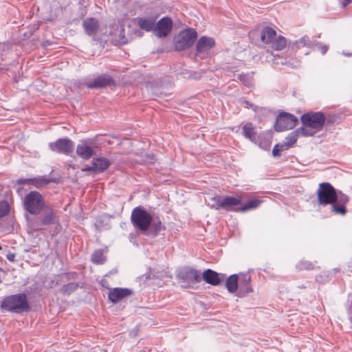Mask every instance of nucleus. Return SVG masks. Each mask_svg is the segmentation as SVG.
I'll list each match as a JSON object with an SVG mask.
<instances>
[{
	"mask_svg": "<svg viewBox=\"0 0 352 352\" xmlns=\"http://www.w3.org/2000/svg\"><path fill=\"white\" fill-rule=\"evenodd\" d=\"M287 42L285 37L282 36H276L270 47L275 50H282L287 46Z\"/></svg>",
	"mask_w": 352,
	"mask_h": 352,
	"instance_id": "nucleus-26",
	"label": "nucleus"
},
{
	"mask_svg": "<svg viewBox=\"0 0 352 352\" xmlns=\"http://www.w3.org/2000/svg\"><path fill=\"white\" fill-rule=\"evenodd\" d=\"M153 228V235L156 236L159 232L164 229V226L160 221H154L152 224Z\"/></svg>",
	"mask_w": 352,
	"mask_h": 352,
	"instance_id": "nucleus-32",
	"label": "nucleus"
},
{
	"mask_svg": "<svg viewBox=\"0 0 352 352\" xmlns=\"http://www.w3.org/2000/svg\"><path fill=\"white\" fill-rule=\"evenodd\" d=\"M315 46L318 47V49L320 50V52L322 54H324L329 49V47L327 45H322L320 43L316 42V41H314V47H315Z\"/></svg>",
	"mask_w": 352,
	"mask_h": 352,
	"instance_id": "nucleus-35",
	"label": "nucleus"
},
{
	"mask_svg": "<svg viewBox=\"0 0 352 352\" xmlns=\"http://www.w3.org/2000/svg\"><path fill=\"white\" fill-rule=\"evenodd\" d=\"M276 36V31L269 27L263 28L261 34V41L268 45H270L272 43Z\"/></svg>",
	"mask_w": 352,
	"mask_h": 352,
	"instance_id": "nucleus-21",
	"label": "nucleus"
},
{
	"mask_svg": "<svg viewBox=\"0 0 352 352\" xmlns=\"http://www.w3.org/2000/svg\"><path fill=\"white\" fill-rule=\"evenodd\" d=\"M14 257V255H12V256H8V258L9 260H12V258Z\"/></svg>",
	"mask_w": 352,
	"mask_h": 352,
	"instance_id": "nucleus-41",
	"label": "nucleus"
},
{
	"mask_svg": "<svg viewBox=\"0 0 352 352\" xmlns=\"http://www.w3.org/2000/svg\"><path fill=\"white\" fill-rule=\"evenodd\" d=\"M24 206L27 211L30 214H39L45 206L42 195L36 191L28 193L24 199Z\"/></svg>",
	"mask_w": 352,
	"mask_h": 352,
	"instance_id": "nucleus-6",
	"label": "nucleus"
},
{
	"mask_svg": "<svg viewBox=\"0 0 352 352\" xmlns=\"http://www.w3.org/2000/svg\"><path fill=\"white\" fill-rule=\"evenodd\" d=\"M2 309L14 313H21L28 309V303L25 294H14L6 296L1 302Z\"/></svg>",
	"mask_w": 352,
	"mask_h": 352,
	"instance_id": "nucleus-3",
	"label": "nucleus"
},
{
	"mask_svg": "<svg viewBox=\"0 0 352 352\" xmlns=\"http://www.w3.org/2000/svg\"><path fill=\"white\" fill-rule=\"evenodd\" d=\"M242 133L243 136L252 142H255L256 132L251 123H246L243 126Z\"/></svg>",
	"mask_w": 352,
	"mask_h": 352,
	"instance_id": "nucleus-24",
	"label": "nucleus"
},
{
	"mask_svg": "<svg viewBox=\"0 0 352 352\" xmlns=\"http://www.w3.org/2000/svg\"><path fill=\"white\" fill-rule=\"evenodd\" d=\"M131 219L133 226L142 232L148 230L152 223L151 214L142 206L132 210Z\"/></svg>",
	"mask_w": 352,
	"mask_h": 352,
	"instance_id": "nucleus-4",
	"label": "nucleus"
},
{
	"mask_svg": "<svg viewBox=\"0 0 352 352\" xmlns=\"http://www.w3.org/2000/svg\"><path fill=\"white\" fill-rule=\"evenodd\" d=\"M173 23L170 18L164 17L161 19L156 25H155L154 32L158 37H165L170 32Z\"/></svg>",
	"mask_w": 352,
	"mask_h": 352,
	"instance_id": "nucleus-14",
	"label": "nucleus"
},
{
	"mask_svg": "<svg viewBox=\"0 0 352 352\" xmlns=\"http://www.w3.org/2000/svg\"><path fill=\"white\" fill-rule=\"evenodd\" d=\"M92 163L94 167V173H102L111 164L109 160L104 157L94 158Z\"/></svg>",
	"mask_w": 352,
	"mask_h": 352,
	"instance_id": "nucleus-20",
	"label": "nucleus"
},
{
	"mask_svg": "<svg viewBox=\"0 0 352 352\" xmlns=\"http://www.w3.org/2000/svg\"><path fill=\"white\" fill-rule=\"evenodd\" d=\"M314 41H311L307 36H304L296 42V45L298 48L307 46L309 47H314Z\"/></svg>",
	"mask_w": 352,
	"mask_h": 352,
	"instance_id": "nucleus-28",
	"label": "nucleus"
},
{
	"mask_svg": "<svg viewBox=\"0 0 352 352\" xmlns=\"http://www.w3.org/2000/svg\"><path fill=\"white\" fill-rule=\"evenodd\" d=\"M302 126L300 127L304 136H313L322 130L325 122L324 116L320 112H309L300 118Z\"/></svg>",
	"mask_w": 352,
	"mask_h": 352,
	"instance_id": "nucleus-2",
	"label": "nucleus"
},
{
	"mask_svg": "<svg viewBox=\"0 0 352 352\" xmlns=\"http://www.w3.org/2000/svg\"><path fill=\"white\" fill-rule=\"evenodd\" d=\"M241 104L245 108H252L254 111H256V110H257V107L256 106H254V104H251L249 101L243 100V101H241Z\"/></svg>",
	"mask_w": 352,
	"mask_h": 352,
	"instance_id": "nucleus-36",
	"label": "nucleus"
},
{
	"mask_svg": "<svg viewBox=\"0 0 352 352\" xmlns=\"http://www.w3.org/2000/svg\"><path fill=\"white\" fill-rule=\"evenodd\" d=\"M297 121L298 120L294 116L288 113H281L276 118L274 126L275 130L276 131H283L292 129L296 126Z\"/></svg>",
	"mask_w": 352,
	"mask_h": 352,
	"instance_id": "nucleus-9",
	"label": "nucleus"
},
{
	"mask_svg": "<svg viewBox=\"0 0 352 352\" xmlns=\"http://www.w3.org/2000/svg\"><path fill=\"white\" fill-rule=\"evenodd\" d=\"M91 261L96 264H102L105 261V257L102 250L95 251L91 257Z\"/></svg>",
	"mask_w": 352,
	"mask_h": 352,
	"instance_id": "nucleus-30",
	"label": "nucleus"
},
{
	"mask_svg": "<svg viewBox=\"0 0 352 352\" xmlns=\"http://www.w3.org/2000/svg\"><path fill=\"white\" fill-rule=\"evenodd\" d=\"M9 211V204L6 201H0V218L7 215Z\"/></svg>",
	"mask_w": 352,
	"mask_h": 352,
	"instance_id": "nucleus-31",
	"label": "nucleus"
},
{
	"mask_svg": "<svg viewBox=\"0 0 352 352\" xmlns=\"http://www.w3.org/2000/svg\"><path fill=\"white\" fill-rule=\"evenodd\" d=\"M197 36V32L192 28L180 32L175 38V49L177 50H183L190 47L194 43Z\"/></svg>",
	"mask_w": 352,
	"mask_h": 352,
	"instance_id": "nucleus-7",
	"label": "nucleus"
},
{
	"mask_svg": "<svg viewBox=\"0 0 352 352\" xmlns=\"http://www.w3.org/2000/svg\"><path fill=\"white\" fill-rule=\"evenodd\" d=\"M262 200L259 199H252L248 200L243 206L240 207V212H245L258 208L261 204Z\"/></svg>",
	"mask_w": 352,
	"mask_h": 352,
	"instance_id": "nucleus-27",
	"label": "nucleus"
},
{
	"mask_svg": "<svg viewBox=\"0 0 352 352\" xmlns=\"http://www.w3.org/2000/svg\"><path fill=\"white\" fill-rule=\"evenodd\" d=\"M155 19L154 18H136L131 21V25H138L142 30L147 32L154 30Z\"/></svg>",
	"mask_w": 352,
	"mask_h": 352,
	"instance_id": "nucleus-17",
	"label": "nucleus"
},
{
	"mask_svg": "<svg viewBox=\"0 0 352 352\" xmlns=\"http://www.w3.org/2000/svg\"><path fill=\"white\" fill-rule=\"evenodd\" d=\"M137 34H138V36H142V33H141V32H140V31H138V32H137Z\"/></svg>",
	"mask_w": 352,
	"mask_h": 352,
	"instance_id": "nucleus-42",
	"label": "nucleus"
},
{
	"mask_svg": "<svg viewBox=\"0 0 352 352\" xmlns=\"http://www.w3.org/2000/svg\"><path fill=\"white\" fill-rule=\"evenodd\" d=\"M298 137H305L303 135V132L300 130V128L296 129L295 131L291 132L286 138L285 142H284V145H285L286 148H289L291 147L295 142H296Z\"/></svg>",
	"mask_w": 352,
	"mask_h": 352,
	"instance_id": "nucleus-22",
	"label": "nucleus"
},
{
	"mask_svg": "<svg viewBox=\"0 0 352 352\" xmlns=\"http://www.w3.org/2000/svg\"><path fill=\"white\" fill-rule=\"evenodd\" d=\"M296 267L300 270H311L314 268V265L312 263L305 261H300L298 265H296Z\"/></svg>",
	"mask_w": 352,
	"mask_h": 352,
	"instance_id": "nucleus-33",
	"label": "nucleus"
},
{
	"mask_svg": "<svg viewBox=\"0 0 352 352\" xmlns=\"http://www.w3.org/2000/svg\"><path fill=\"white\" fill-rule=\"evenodd\" d=\"M318 201L320 205L331 204V210L336 214L344 215L349 197L336 190L329 183H322L317 190Z\"/></svg>",
	"mask_w": 352,
	"mask_h": 352,
	"instance_id": "nucleus-1",
	"label": "nucleus"
},
{
	"mask_svg": "<svg viewBox=\"0 0 352 352\" xmlns=\"http://www.w3.org/2000/svg\"><path fill=\"white\" fill-rule=\"evenodd\" d=\"M0 250H1V247L0 246Z\"/></svg>",
	"mask_w": 352,
	"mask_h": 352,
	"instance_id": "nucleus-43",
	"label": "nucleus"
},
{
	"mask_svg": "<svg viewBox=\"0 0 352 352\" xmlns=\"http://www.w3.org/2000/svg\"><path fill=\"white\" fill-rule=\"evenodd\" d=\"M340 2L343 8L352 3V0H340Z\"/></svg>",
	"mask_w": 352,
	"mask_h": 352,
	"instance_id": "nucleus-39",
	"label": "nucleus"
},
{
	"mask_svg": "<svg viewBox=\"0 0 352 352\" xmlns=\"http://www.w3.org/2000/svg\"><path fill=\"white\" fill-rule=\"evenodd\" d=\"M41 212L43 214L41 221L36 219L34 222H32L31 224L33 227H36L38 229L40 226H48L56 222V216L53 210L50 207L45 206Z\"/></svg>",
	"mask_w": 352,
	"mask_h": 352,
	"instance_id": "nucleus-12",
	"label": "nucleus"
},
{
	"mask_svg": "<svg viewBox=\"0 0 352 352\" xmlns=\"http://www.w3.org/2000/svg\"><path fill=\"white\" fill-rule=\"evenodd\" d=\"M82 171H93L94 172V167L93 164L91 166H87L82 169Z\"/></svg>",
	"mask_w": 352,
	"mask_h": 352,
	"instance_id": "nucleus-40",
	"label": "nucleus"
},
{
	"mask_svg": "<svg viewBox=\"0 0 352 352\" xmlns=\"http://www.w3.org/2000/svg\"><path fill=\"white\" fill-rule=\"evenodd\" d=\"M214 45L215 41L213 38L203 36L199 38L196 44L195 55L201 58H205Z\"/></svg>",
	"mask_w": 352,
	"mask_h": 352,
	"instance_id": "nucleus-10",
	"label": "nucleus"
},
{
	"mask_svg": "<svg viewBox=\"0 0 352 352\" xmlns=\"http://www.w3.org/2000/svg\"><path fill=\"white\" fill-rule=\"evenodd\" d=\"M239 289L238 296L243 297L252 292L250 285V276L248 274H243L239 278Z\"/></svg>",
	"mask_w": 352,
	"mask_h": 352,
	"instance_id": "nucleus-18",
	"label": "nucleus"
},
{
	"mask_svg": "<svg viewBox=\"0 0 352 352\" xmlns=\"http://www.w3.org/2000/svg\"><path fill=\"white\" fill-rule=\"evenodd\" d=\"M114 85L113 78L110 76L105 74L97 76L93 82L86 84L87 87L89 89H99Z\"/></svg>",
	"mask_w": 352,
	"mask_h": 352,
	"instance_id": "nucleus-15",
	"label": "nucleus"
},
{
	"mask_svg": "<svg viewBox=\"0 0 352 352\" xmlns=\"http://www.w3.org/2000/svg\"><path fill=\"white\" fill-rule=\"evenodd\" d=\"M202 278L207 283L212 285H217L221 282V279L224 278V276L222 274L221 277H220V275L218 273L208 269L204 272Z\"/></svg>",
	"mask_w": 352,
	"mask_h": 352,
	"instance_id": "nucleus-19",
	"label": "nucleus"
},
{
	"mask_svg": "<svg viewBox=\"0 0 352 352\" xmlns=\"http://www.w3.org/2000/svg\"><path fill=\"white\" fill-rule=\"evenodd\" d=\"M213 202L210 207L215 210L222 208L226 211L240 212L239 206L241 204V198L240 197L226 196L221 197L215 196L211 198Z\"/></svg>",
	"mask_w": 352,
	"mask_h": 352,
	"instance_id": "nucleus-5",
	"label": "nucleus"
},
{
	"mask_svg": "<svg viewBox=\"0 0 352 352\" xmlns=\"http://www.w3.org/2000/svg\"><path fill=\"white\" fill-rule=\"evenodd\" d=\"M50 149L53 152L69 155L74 149V143L70 139L60 138L49 144Z\"/></svg>",
	"mask_w": 352,
	"mask_h": 352,
	"instance_id": "nucleus-8",
	"label": "nucleus"
},
{
	"mask_svg": "<svg viewBox=\"0 0 352 352\" xmlns=\"http://www.w3.org/2000/svg\"><path fill=\"white\" fill-rule=\"evenodd\" d=\"M178 277L188 283H196L201 279L200 272L188 267L182 269L178 274Z\"/></svg>",
	"mask_w": 352,
	"mask_h": 352,
	"instance_id": "nucleus-13",
	"label": "nucleus"
},
{
	"mask_svg": "<svg viewBox=\"0 0 352 352\" xmlns=\"http://www.w3.org/2000/svg\"><path fill=\"white\" fill-rule=\"evenodd\" d=\"M83 27L88 34H94L98 28V21L91 18L88 19L84 21Z\"/></svg>",
	"mask_w": 352,
	"mask_h": 352,
	"instance_id": "nucleus-23",
	"label": "nucleus"
},
{
	"mask_svg": "<svg viewBox=\"0 0 352 352\" xmlns=\"http://www.w3.org/2000/svg\"><path fill=\"white\" fill-rule=\"evenodd\" d=\"M226 286L229 292H236L238 289V275L232 274L226 280Z\"/></svg>",
	"mask_w": 352,
	"mask_h": 352,
	"instance_id": "nucleus-25",
	"label": "nucleus"
},
{
	"mask_svg": "<svg viewBox=\"0 0 352 352\" xmlns=\"http://www.w3.org/2000/svg\"><path fill=\"white\" fill-rule=\"evenodd\" d=\"M144 161L148 164H153L155 162V157L153 154L146 155Z\"/></svg>",
	"mask_w": 352,
	"mask_h": 352,
	"instance_id": "nucleus-38",
	"label": "nucleus"
},
{
	"mask_svg": "<svg viewBox=\"0 0 352 352\" xmlns=\"http://www.w3.org/2000/svg\"><path fill=\"white\" fill-rule=\"evenodd\" d=\"M259 146L265 150H267L270 148L271 145V142L270 140H265L263 143L259 142Z\"/></svg>",
	"mask_w": 352,
	"mask_h": 352,
	"instance_id": "nucleus-37",
	"label": "nucleus"
},
{
	"mask_svg": "<svg viewBox=\"0 0 352 352\" xmlns=\"http://www.w3.org/2000/svg\"><path fill=\"white\" fill-rule=\"evenodd\" d=\"M132 291L126 288L116 287L109 289V299L112 302H118L131 295Z\"/></svg>",
	"mask_w": 352,
	"mask_h": 352,
	"instance_id": "nucleus-16",
	"label": "nucleus"
},
{
	"mask_svg": "<svg viewBox=\"0 0 352 352\" xmlns=\"http://www.w3.org/2000/svg\"><path fill=\"white\" fill-rule=\"evenodd\" d=\"M285 145L283 144H276L274 146V148L272 150V155L274 157H276L279 155V153L280 151L286 150Z\"/></svg>",
	"mask_w": 352,
	"mask_h": 352,
	"instance_id": "nucleus-34",
	"label": "nucleus"
},
{
	"mask_svg": "<svg viewBox=\"0 0 352 352\" xmlns=\"http://www.w3.org/2000/svg\"><path fill=\"white\" fill-rule=\"evenodd\" d=\"M239 78L244 85L248 87H250L254 85V78L252 74H240L239 75Z\"/></svg>",
	"mask_w": 352,
	"mask_h": 352,
	"instance_id": "nucleus-29",
	"label": "nucleus"
},
{
	"mask_svg": "<svg viewBox=\"0 0 352 352\" xmlns=\"http://www.w3.org/2000/svg\"><path fill=\"white\" fill-rule=\"evenodd\" d=\"M96 146L89 140H83L76 146V152L78 156L83 160H88L96 155Z\"/></svg>",
	"mask_w": 352,
	"mask_h": 352,
	"instance_id": "nucleus-11",
	"label": "nucleus"
}]
</instances>
